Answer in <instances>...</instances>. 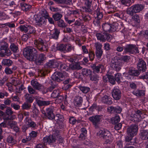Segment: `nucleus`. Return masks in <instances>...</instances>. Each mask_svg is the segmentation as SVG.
<instances>
[{
    "label": "nucleus",
    "mask_w": 148,
    "mask_h": 148,
    "mask_svg": "<svg viewBox=\"0 0 148 148\" xmlns=\"http://www.w3.org/2000/svg\"><path fill=\"white\" fill-rule=\"evenodd\" d=\"M117 43L116 51L119 52H122L124 50L123 52L126 53H129L135 54L139 53L138 47L135 45H129L126 47V44L124 42H118Z\"/></svg>",
    "instance_id": "obj_1"
},
{
    "label": "nucleus",
    "mask_w": 148,
    "mask_h": 148,
    "mask_svg": "<svg viewBox=\"0 0 148 148\" xmlns=\"http://www.w3.org/2000/svg\"><path fill=\"white\" fill-rule=\"evenodd\" d=\"M138 126L136 124L131 125L127 128V135L125 138V141L129 145H134L137 143L136 141L132 139V138L137 134Z\"/></svg>",
    "instance_id": "obj_2"
},
{
    "label": "nucleus",
    "mask_w": 148,
    "mask_h": 148,
    "mask_svg": "<svg viewBox=\"0 0 148 148\" xmlns=\"http://www.w3.org/2000/svg\"><path fill=\"white\" fill-rule=\"evenodd\" d=\"M36 49L32 47H27L24 48L23 51V55L24 56L27 60L34 61L35 60L37 55Z\"/></svg>",
    "instance_id": "obj_3"
},
{
    "label": "nucleus",
    "mask_w": 148,
    "mask_h": 148,
    "mask_svg": "<svg viewBox=\"0 0 148 148\" xmlns=\"http://www.w3.org/2000/svg\"><path fill=\"white\" fill-rule=\"evenodd\" d=\"M12 54L8 44L3 40L1 41L0 42V57H9Z\"/></svg>",
    "instance_id": "obj_4"
},
{
    "label": "nucleus",
    "mask_w": 148,
    "mask_h": 148,
    "mask_svg": "<svg viewBox=\"0 0 148 148\" xmlns=\"http://www.w3.org/2000/svg\"><path fill=\"white\" fill-rule=\"evenodd\" d=\"M143 112L138 110L135 111L134 114H132L129 116V119L131 121L137 123L141 121L144 118Z\"/></svg>",
    "instance_id": "obj_5"
},
{
    "label": "nucleus",
    "mask_w": 148,
    "mask_h": 148,
    "mask_svg": "<svg viewBox=\"0 0 148 148\" xmlns=\"http://www.w3.org/2000/svg\"><path fill=\"white\" fill-rule=\"evenodd\" d=\"M118 25V23L116 22H113L112 24L105 23L103 25L102 28L104 32L110 33L116 31Z\"/></svg>",
    "instance_id": "obj_6"
},
{
    "label": "nucleus",
    "mask_w": 148,
    "mask_h": 148,
    "mask_svg": "<svg viewBox=\"0 0 148 148\" xmlns=\"http://www.w3.org/2000/svg\"><path fill=\"white\" fill-rule=\"evenodd\" d=\"M140 74L139 71L133 67L130 68L127 73L125 75L126 79L128 80H132L136 79V77Z\"/></svg>",
    "instance_id": "obj_7"
},
{
    "label": "nucleus",
    "mask_w": 148,
    "mask_h": 148,
    "mask_svg": "<svg viewBox=\"0 0 148 148\" xmlns=\"http://www.w3.org/2000/svg\"><path fill=\"white\" fill-rule=\"evenodd\" d=\"M65 76L63 73L60 72H55L51 76L52 81L51 83H57L62 81L65 78Z\"/></svg>",
    "instance_id": "obj_8"
},
{
    "label": "nucleus",
    "mask_w": 148,
    "mask_h": 148,
    "mask_svg": "<svg viewBox=\"0 0 148 148\" xmlns=\"http://www.w3.org/2000/svg\"><path fill=\"white\" fill-rule=\"evenodd\" d=\"M34 44L40 51L46 52L48 50V47L44 44V41L42 38H39L35 40Z\"/></svg>",
    "instance_id": "obj_9"
},
{
    "label": "nucleus",
    "mask_w": 148,
    "mask_h": 148,
    "mask_svg": "<svg viewBox=\"0 0 148 148\" xmlns=\"http://www.w3.org/2000/svg\"><path fill=\"white\" fill-rule=\"evenodd\" d=\"M56 137L53 135H50L49 136H47L43 138L42 141L44 145H47L48 143L51 147H55L56 146Z\"/></svg>",
    "instance_id": "obj_10"
},
{
    "label": "nucleus",
    "mask_w": 148,
    "mask_h": 148,
    "mask_svg": "<svg viewBox=\"0 0 148 148\" xmlns=\"http://www.w3.org/2000/svg\"><path fill=\"white\" fill-rule=\"evenodd\" d=\"M97 134L99 137L108 140L110 138V133L108 130L101 127L99 128Z\"/></svg>",
    "instance_id": "obj_11"
},
{
    "label": "nucleus",
    "mask_w": 148,
    "mask_h": 148,
    "mask_svg": "<svg viewBox=\"0 0 148 148\" xmlns=\"http://www.w3.org/2000/svg\"><path fill=\"white\" fill-rule=\"evenodd\" d=\"M19 28L21 31L30 34L35 33V28L34 27L28 25H21L19 26Z\"/></svg>",
    "instance_id": "obj_12"
},
{
    "label": "nucleus",
    "mask_w": 148,
    "mask_h": 148,
    "mask_svg": "<svg viewBox=\"0 0 148 148\" xmlns=\"http://www.w3.org/2000/svg\"><path fill=\"white\" fill-rule=\"evenodd\" d=\"M101 116L99 115H93L88 118L89 121L92 122L95 128L98 127L101 122Z\"/></svg>",
    "instance_id": "obj_13"
},
{
    "label": "nucleus",
    "mask_w": 148,
    "mask_h": 148,
    "mask_svg": "<svg viewBox=\"0 0 148 148\" xmlns=\"http://www.w3.org/2000/svg\"><path fill=\"white\" fill-rule=\"evenodd\" d=\"M45 118L49 120H52L55 119V116L53 113V109L51 108H47L45 111H42Z\"/></svg>",
    "instance_id": "obj_14"
},
{
    "label": "nucleus",
    "mask_w": 148,
    "mask_h": 148,
    "mask_svg": "<svg viewBox=\"0 0 148 148\" xmlns=\"http://www.w3.org/2000/svg\"><path fill=\"white\" fill-rule=\"evenodd\" d=\"M90 66L94 73H102L105 71L104 66L102 64H99L96 65L94 64H91Z\"/></svg>",
    "instance_id": "obj_15"
},
{
    "label": "nucleus",
    "mask_w": 148,
    "mask_h": 148,
    "mask_svg": "<svg viewBox=\"0 0 148 148\" xmlns=\"http://www.w3.org/2000/svg\"><path fill=\"white\" fill-rule=\"evenodd\" d=\"M137 68L140 73L145 72L147 70L146 63L142 59H139L137 63Z\"/></svg>",
    "instance_id": "obj_16"
},
{
    "label": "nucleus",
    "mask_w": 148,
    "mask_h": 148,
    "mask_svg": "<svg viewBox=\"0 0 148 148\" xmlns=\"http://www.w3.org/2000/svg\"><path fill=\"white\" fill-rule=\"evenodd\" d=\"M95 54L96 57L98 60H100L103 54V51L102 49V45L100 43H97L95 44Z\"/></svg>",
    "instance_id": "obj_17"
},
{
    "label": "nucleus",
    "mask_w": 148,
    "mask_h": 148,
    "mask_svg": "<svg viewBox=\"0 0 148 148\" xmlns=\"http://www.w3.org/2000/svg\"><path fill=\"white\" fill-rule=\"evenodd\" d=\"M112 95L113 98L115 100H119L121 95V90L116 87H114L112 92Z\"/></svg>",
    "instance_id": "obj_18"
},
{
    "label": "nucleus",
    "mask_w": 148,
    "mask_h": 148,
    "mask_svg": "<svg viewBox=\"0 0 148 148\" xmlns=\"http://www.w3.org/2000/svg\"><path fill=\"white\" fill-rule=\"evenodd\" d=\"M25 120H26V124L28 128H30L33 130H35L37 128L38 125L31 118L26 117Z\"/></svg>",
    "instance_id": "obj_19"
},
{
    "label": "nucleus",
    "mask_w": 148,
    "mask_h": 148,
    "mask_svg": "<svg viewBox=\"0 0 148 148\" xmlns=\"http://www.w3.org/2000/svg\"><path fill=\"white\" fill-rule=\"evenodd\" d=\"M84 2L85 6L82 7L84 11L86 12H91L92 10L91 9L92 0H82Z\"/></svg>",
    "instance_id": "obj_20"
},
{
    "label": "nucleus",
    "mask_w": 148,
    "mask_h": 148,
    "mask_svg": "<svg viewBox=\"0 0 148 148\" xmlns=\"http://www.w3.org/2000/svg\"><path fill=\"white\" fill-rule=\"evenodd\" d=\"M37 55L36 59L35 60H34V61L37 64L39 65L43 63V61L45 60L46 55L44 53H41L38 56L37 52Z\"/></svg>",
    "instance_id": "obj_21"
},
{
    "label": "nucleus",
    "mask_w": 148,
    "mask_h": 148,
    "mask_svg": "<svg viewBox=\"0 0 148 148\" xmlns=\"http://www.w3.org/2000/svg\"><path fill=\"white\" fill-rule=\"evenodd\" d=\"M107 110L108 112L111 113H120L122 111V109L119 106H110L108 108Z\"/></svg>",
    "instance_id": "obj_22"
},
{
    "label": "nucleus",
    "mask_w": 148,
    "mask_h": 148,
    "mask_svg": "<svg viewBox=\"0 0 148 148\" xmlns=\"http://www.w3.org/2000/svg\"><path fill=\"white\" fill-rule=\"evenodd\" d=\"M95 110L99 111L100 110V107L96 103H93L89 108L88 111H87V114L88 115H92Z\"/></svg>",
    "instance_id": "obj_23"
},
{
    "label": "nucleus",
    "mask_w": 148,
    "mask_h": 148,
    "mask_svg": "<svg viewBox=\"0 0 148 148\" xmlns=\"http://www.w3.org/2000/svg\"><path fill=\"white\" fill-rule=\"evenodd\" d=\"M132 11L134 13L139 12L142 11L144 8V6L141 4H136L131 7Z\"/></svg>",
    "instance_id": "obj_24"
},
{
    "label": "nucleus",
    "mask_w": 148,
    "mask_h": 148,
    "mask_svg": "<svg viewBox=\"0 0 148 148\" xmlns=\"http://www.w3.org/2000/svg\"><path fill=\"white\" fill-rule=\"evenodd\" d=\"M106 77H104L103 78L104 81L106 82L108 80L109 82L112 84L113 85L115 84L116 81L115 80V77L113 75L110 74H107Z\"/></svg>",
    "instance_id": "obj_25"
},
{
    "label": "nucleus",
    "mask_w": 148,
    "mask_h": 148,
    "mask_svg": "<svg viewBox=\"0 0 148 148\" xmlns=\"http://www.w3.org/2000/svg\"><path fill=\"white\" fill-rule=\"evenodd\" d=\"M83 102L82 97L79 96L76 97L74 99V104L77 107H80L82 105Z\"/></svg>",
    "instance_id": "obj_26"
},
{
    "label": "nucleus",
    "mask_w": 148,
    "mask_h": 148,
    "mask_svg": "<svg viewBox=\"0 0 148 148\" xmlns=\"http://www.w3.org/2000/svg\"><path fill=\"white\" fill-rule=\"evenodd\" d=\"M123 63L118 61L115 62L112 65V68L114 70H115L116 72L119 71L121 69V67L123 66Z\"/></svg>",
    "instance_id": "obj_27"
},
{
    "label": "nucleus",
    "mask_w": 148,
    "mask_h": 148,
    "mask_svg": "<svg viewBox=\"0 0 148 148\" xmlns=\"http://www.w3.org/2000/svg\"><path fill=\"white\" fill-rule=\"evenodd\" d=\"M31 84L34 89L39 90H42V87H43L42 85L37 81L32 80L31 82Z\"/></svg>",
    "instance_id": "obj_28"
},
{
    "label": "nucleus",
    "mask_w": 148,
    "mask_h": 148,
    "mask_svg": "<svg viewBox=\"0 0 148 148\" xmlns=\"http://www.w3.org/2000/svg\"><path fill=\"white\" fill-rule=\"evenodd\" d=\"M1 63L3 66L8 67L11 66L13 64V62L10 59L4 58L2 60Z\"/></svg>",
    "instance_id": "obj_29"
},
{
    "label": "nucleus",
    "mask_w": 148,
    "mask_h": 148,
    "mask_svg": "<svg viewBox=\"0 0 148 148\" xmlns=\"http://www.w3.org/2000/svg\"><path fill=\"white\" fill-rule=\"evenodd\" d=\"M69 68L72 70H79L81 69L82 67L80 66V63L77 61L76 62L70 64L69 65Z\"/></svg>",
    "instance_id": "obj_30"
},
{
    "label": "nucleus",
    "mask_w": 148,
    "mask_h": 148,
    "mask_svg": "<svg viewBox=\"0 0 148 148\" xmlns=\"http://www.w3.org/2000/svg\"><path fill=\"white\" fill-rule=\"evenodd\" d=\"M101 101L106 104H111L112 103V99L110 97L105 95L102 97Z\"/></svg>",
    "instance_id": "obj_31"
},
{
    "label": "nucleus",
    "mask_w": 148,
    "mask_h": 148,
    "mask_svg": "<svg viewBox=\"0 0 148 148\" xmlns=\"http://www.w3.org/2000/svg\"><path fill=\"white\" fill-rule=\"evenodd\" d=\"M9 48L11 51L14 53H16L19 51L18 45L16 43L11 42Z\"/></svg>",
    "instance_id": "obj_32"
},
{
    "label": "nucleus",
    "mask_w": 148,
    "mask_h": 148,
    "mask_svg": "<svg viewBox=\"0 0 148 148\" xmlns=\"http://www.w3.org/2000/svg\"><path fill=\"white\" fill-rule=\"evenodd\" d=\"M34 20L36 25L39 26L41 27L46 25L47 19H33Z\"/></svg>",
    "instance_id": "obj_33"
},
{
    "label": "nucleus",
    "mask_w": 148,
    "mask_h": 148,
    "mask_svg": "<svg viewBox=\"0 0 148 148\" xmlns=\"http://www.w3.org/2000/svg\"><path fill=\"white\" fill-rule=\"evenodd\" d=\"M132 93L137 97L143 96L145 95V91L143 90L138 89L133 91Z\"/></svg>",
    "instance_id": "obj_34"
},
{
    "label": "nucleus",
    "mask_w": 148,
    "mask_h": 148,
    "mask_svg": "<svg viewBox=\"0 0 148 148\" xmlns=\"http://www.w3.org/2000/svg\"><path fill=\"white\" fill-rule=\"evenodd\" d=\"M140 138L143 140H148V130H142L140 134Z\"/></svg>",
    "instance_id": "obj_35"
},
{
    "label": "nucleus",
    "mask_w": 148,
    "mask_h": 148,
    "mask_svg": "<svg viewBox=\"0 0 148 148\" xmlns=\"http://www.w3.org/2000/svg\"><path fill=\"white\" fill-rule=\"evenodd\" d=\"M81 133L80 134L79 138L81 140L85 139L86 136L87 134V130L84 127H82L81 129Z\"/></svg>",
    "instance_id": "obj_36"
},
{
    "label": "nucleus",
    "mask_w": 148,
    "mask_h": 148,
    "mask_svg": "<svg viewBox=\"0 0 148 148\" xmlns=\"http://www.w3.org/2000/svg\"><path fill=\"white\" fill-rule=\"evenodd\" d=\"M78 88L82 93L85 94L87 93L90 91V89L89 87L81 85H79Z\"/></svg>",
    "instance_id": "obj_37"
},
{
    "label": "nucleus",
    "mask_w": 148,
    "mask_h": 148,
    "mask_svg": "<svg viewBox=\"0 0 148 148\" xmlns=\"http://www.w3.org/2000/svg\"><path fill=\"white\" fill-rule=\"evenodd\" d=\"M58 69L60 70V72H62L64 75V73L66 71H68L69 66H67L65 64H62L60 65L58 67Z\"/></svg>",
    "instance_id": "obj_38"
},
{
    "label": "nucleus",
    "mask_w": 148,
    "mask_h": 148,
    "mask_svg": "<svg viewBox=\"0 0 148 148\" xmlns=\"http://www.w3.org/2000/svg\"><path fill=\"white\" fill-rule=\"evenodd\" d=\"M55 23L57 24L58 26L60 27L63 28L66 26V24L64 22L62 19H54Z\"/></svg>",
    "instance_id": "obj_39"
},
{
    "label": "nucleus",
    "mask_w": 148,
    "mask_h": 148,
    "mask_svg": "<svg viewBox=\"0 0 148 148\" xmlns=\"http://www.w3.org/2000/svg\"><path fill=\"white\" fill-rule=\"evenodd\" d=\"M51 85L48 88L45 89L43 91L44 93H46L48 91L50 92H51L53 89H54L58 85L57 83H51Z\"/></svg>",
    "instance_id": "obj_40"
},
{
    "label": "nucleus",
    "mask_w": 148,
    "mask_h": 148,
    "mask_svg": "<svg viewBox=\"0 0 148 148\" xmlns=\"http://www.w3.org/2000/svg\"><path fill=\"white\" fill-rule=\"evenodd\" d=\"M120 121V118L119 115H116L111 118V122L112 124H115L119 123Z\"/></svg>",
    "instance_id": "obj_41"
},
{
    "label": "nucleus",
    "mask_w": 148,
    "mask_h": 148,
    "mask_svg": "<svg viewBox=\"0 0 148 148\" xmlns=\"http://www.w3.org/2000/svg\"><path fill=\"white\" fill-rule=\"evenodd\" d=\"M88 19H79V20H76L74 24L75 25L81 26L82 28L83 26V23L85 21H87Z\"/></svg>",
    "instance_id": "obj_42"
},
{
    "label": "nucleus",
    "mask_w": 148,
    "mask_h": 148,
    "mask_svg": "<svg viewBox=\"0 0 148 148\" xmlns=\"http://www.w3.org/2000/svg\"><path fill=\"white\" fill-rule=\"evenodd\" d=\"M38 132L34 131H32L29 134V136H28V140H31L32 139H34L37 136Z\"/></svg>",
    "instance_id": "obj_43"
},
{
    "label": "nucleus",
    "mask_w": 148,
    "mask_h": 148,
    "mask_svg": "<svg viewBox=\"0 0 148 148\" xmlns=\"http://www.w3.org/2000/svg\"><path fill=\"white\" fill-rule=\"evenodd\" d=\"M82 75H83V77L84 75L86 76L89 75L90 77V75L92 74V72L90 69H83L82 70Z\"/></svg>",
    "instance_id": "obj_44"
},
{
    "label": "nucleus",
    "mask_w": 148,
    "mask_h": 148,
    "mask_svg": "<svg viewBox=\"0 0 148 148\" xmlns=\"http://www.w3.org/2000/svg\"><path fill=\"white\" fill-rule=\"evenodd\" d=\"M55 118H56L55 120L56 121L57 123L62 122L64 121L63 116L60 114H57L55 116Z\"/></svg>",
    "instance_id": "obj_45"
},
{
    "label": "nucleus",
    "mask_w": 148,
    "mask_h": 148,
    "mask_svg": "<svg viewBox=\"0 0 148 148\" xmlns=\"http://www.w3.org/2000/svg\"><path fill=\"white\" fill-rule=\"evenodd\" d=\"M61 93L59 90L55 89L54 90L51 94V97L53 98H56Z\"/></svg>",
    "instance_id": "obj_46"
},
{
    "label": "nucleus",
    "mask_w": 148,
    "mask_h": 148,
    "mask_svg": "<svg viewBox=\"0 0 148 148\" xmlns=\"http://www.w3.org/2000/svg\"><path fill=\"white\" fill-rule=\"evenodd\" d=\"M20 5L21 6L22 10L23 11H27L32 7L31 5L25 3H21L20 4Z\"/></svg>",
    "instance_id": "obj_47"
},
{
    "label": "nucleus",
    "mask_w": 148,
    "mask_h": 148,
    "mask_svg": "<svg viewBox=\"0 0 148 148\" xmlns=\"http://www.w3.org/2000/svg\"><path fill=\"white\" fill-rule=\"evenodd\" d=\"M105 33H98L96 34V36L97 37L98 40L104 41H105Z\"/></svg>",
    "instance_id": "obj_48"
},
{
    "label": "nucleus",
    "mask_w": 148,
    "mask_h": 148,
    "mask_svg": "<svg viewBox=\"0 0 148 148\" xmlns=\"http://www.w3.org/2000/svg\"><path fill=\"white\" fill-rule=\"evenodd\" d=\"M47 66L51 68H55L56 67V63L53 60H50L47 63Z\"/></svg>",
    "instance_id": "obj_49"
},
{
    "label": "nucleus",
    "mask_w": 148,
    "mask_h": 148,
    "mask_svg": "<svg viewBox=\"0 0 148 148\" xmlns=\"http://www.w3.org/2000/svg\"><path fill=\"white\" fill-rule=\"evenodd\" d=\"M37 105L39 106L44 105H48L50 104V102L48 101H44L38 100L37 102Z\"/></svg>",
    "instance_id": "obj_50"
},
{
    "label": "nucleus",
    "mask_w": 148,
    "mask_h": 148,
    "mask_svg": "<svg viewBox=\"0 0 148 148\" xmlns=\"http://www.w3.org/2000/svg\"><path fill=\"white\" fill-rule=\"evenodd\" d=\"M90 79L92 81H97L99 80V76L95 73H92L90 77Z\"/></svg>",
    "instance_id": "obj_51"
},
{
    "label": "nucleus",
    "mask_w": 148,
    "mask_h": 148,
    "mask_svg": "<svg viewBox=\"0 0 148 148\" xmlns=\"http://www.w3.org/2000/svg\"><path fill=\"white\" fill-rule=\"evenodd\" d=\"M60 33V31L58 29H56L54 30V32L51 36V37L55 39H57L58 38Z\"/></svg>",
    "instance_id": "obj_52"
},
{
    "label": "nucleus",
    "mask_w": 148,
    "mask_h": 148,
    "mask_svg": "<svg viewBox=\"0 0 148 148\" xmlns=\"http://www.w3.org/2000/svg\"><path fill=\"white\" fill-rule=\"evenodd\" d=\"M95 14L96 16V17H95V16H94L95 18H102L103 17V14L101 12H100V8H98L96 10V13H95Z\"/></svg>",
    "instance_id": "obj_53"
},
{
    "label": "nucleus",
    "mask_w": 148,
    "mask_h": 148,
    "mask_svg": "<svg viewBox=\"0 0 148 148\" xmlns=\"http://www.w3.org/2000/svg\"><path fill=\"white\" fill-rule=\"evenodd\" d=\"M33 112L34 113V117H37L39 113V110L36 105L34 103L33 106Z\"/></svg>",
    "instance_id": "obj_54"
},
{
    "label": "nucleus",
    "mask_w": 148,
    "mask_h": 148,
    "mask_svg": "<svg viewBox=\"0 0 148 148\" xmlns=\"http://www.w3.org/2000/svg\"><path fill=\"white\" fill-rule=\"evenodd\" d=\"M7 141L9 143L15 144L16 142V140L12 136H8L7 139Z\"/></svg>",
    "instance_id": "obj_55"
},
{
    "label": "nucleus",
    "mask_w": 148,
    "mask_h": 148,
    "mask_svg": "<svg viewBox=\"0 0 148 148\" xmlns=\"http://www.w3.org/2000/svg\"><path fill=\"white\" fill-rule=\"evenodd\" d=\"M116 81L118 83H120L121 82V79L122 78V74L119 73H117L114 75Z\"/></svg>",
    "instance_id": "obj_56"
},
{
    "label": "nucleus",
    "mask_w": 148,
    "mask_h": 148,
    "mask_svg": "<svg viewBox=\"0 0 148 148\" xmlns=\"http://www.w3.org/2000/svg\"><path fill=\"white\" fill-rule=\"evenodd\" d=\"M31 106V105L30 103L24 102L22 104L21 107L23 110H28L30 108Z\"/></svg>",
    "instance_id": "obj_57"
},
{
    "label": "nucleus",
    "mask_w": 148,
    "mask_h": 148,
    "mask_svg": "<svg viewBox=\"0 0 148 148\" xmlns=\"http://www.w3.org/2000/svg\"><path fill=\"white\" fill-rule=\"evenodd\" d=\"M72 49L71 45L69 44H65L64 53H65L70 52Z\"/></svg>",
    "instance_id": "obj_58"
},
{
    "label": "nucleus",
    "mask_w": 148,
    "mask_h": 148,
    "mask_svg": "<svg viewBox=\"0 0 148 148\" xmlns=\"http://www.w3.org/2000/svg\"><path fill=\"white\" fill-rule=\"evenodd\" d=\"M27 90L29 93L31 94L36 95L37 94V92L30 86H28Z\"/></svg>",
    "instance_id": "obj_59"
},
{
    "label": "nucleus",
    "mask_w": 148,
    "mask_h": 148,
    "mask_svg": "<svg viewBox=\"0 0 148 148\" xmlns=\"http://www.w3.org/2000/svg\"><path fill=\"white\" fill-rule=\"evenodd\" d=\"M88 53L89 60L91 61H93L95 58L94 52L92 51H90Z\"/></svg>",
    "instance_id": "obj_60"
},
{
    "label": "nucleus",
    "mask_w": 148,
    "mask_h": 148,
    "mask_svg": "<svg viewBox=\"0 0 148 148\" xmlns=\"http://www.w3.org/2000/svg\"><path fill=\"white\" fill-rule=\"evenodd\" d=\"M65 44H58L57 45L56 48L57 50L64 52V49Z\"/></svg>",
    "instance_id": "obj_61"
},
{
    "label": "nucleus",
    "mask_w": 148,
    "mask_h": 148,
    "mask_svg": "<svg viewBox=\"0 0 148 148\" xmlns=\"http://www.w3.org/2000/svg\"><path fill=\"white\" fill-rule=\"evenodd\" d=\"M74 77L77 78L82 79L83 78V75L82 73L78 72H75L73 73Z\"/></svg>",
    "instance_id": "obj_62"
},
{
    "label": "nucleus",
    "mask_w": 148,
    "mask_h": 148,
    "mask_svg": "<svg viewBox=\"0 0 148 148\" xmlns=\"http://www.w3.org/2000/svg\"><path fill=\"white\" fill-rule=\"evenodd\" d=\"M31 37L30 35L24 34L21 37V40L24 42L27 41V40Z\"/></svg>",
    "instance_id": "obj_63"
},
{
    "label": "nucleus",
    "mask_w": 148,
    "mask_h": 148,
    "mask_svg": "<svg viewBox=\"0 0 148 148\" xmlns=\"http://www.w3.org/2000/svg\"><path fill=\"white\" fill-rule=\"evenodd\" d=\"M60 133H61V130L55 129L54 131V133H53L52 135H53L56 138V137L60 136Z\"/></svg>",
    "instance_id": "obj_64"
}]
</instances>
